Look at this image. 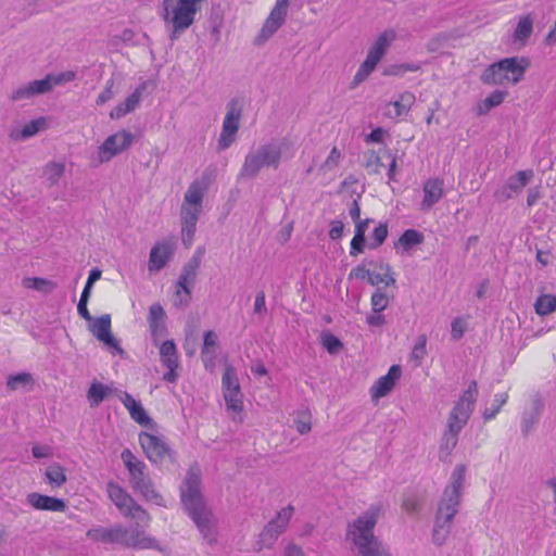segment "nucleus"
<instances>
[{
    "mask_svg": "<svg viewBox=\"0 0 556 556\" xmlns=\"http://www.w3.org/2000/svg\"><path fill=\"white\" fill-rule=\"evenodd\" d=\"M288 0H276L275 7L261 29L260 38L267 40L281 27L288 13Z\"/></svg>",
    "mask_w": 556,
    "mask_h": 556,
    "instance_id": "obj_19",
    "label": "nucleus"
},
{
    "mask_svg": "<svg viewBox=\"0 0 556 556\" xmlns=\"http://www.w3.org/2000/svg\"><path fill=\"white\" fill-rule=\"evenodd\" d=\"M466 323L460 317H456L451 324V337L454 341H458L465 333Z\"/></svg>",
    "mask_w": 556,
    "mask_h": 556,
    "instance_id": "obj_54",
    "label": "nucleus"
},
{
    "mask_svg": "<svg viewBox=\"0 0 556 556\" xmlns=\"http://www.w3.org/2000/svg\"><path fill=\"white\" fill-rule=\"evenodd\" d=\"M533 169L518 170L508 177L506 184L494 192V197L500 201H507L519 195L523 188L533 179Z\"/></svg>",
    "mask_w": 556,
    "mask_h": 556,
    "instance_id": "obj_16",
    "label": "nucleus"
},
{
    "mask_svg": "<svg viewBox=\"0 0 556 556\" xmlns=\"http://www.w3.org/2000/svg\"><path fill=\"white\" fill-rule=\"evenodd\" d=\"M295 152V143L288 137L261 144L247 154L241 174L254 177L263 167L276 169L279 167L281 160L292 159Z\"/></svg>",
    "mask_w": 556,
    "mask_h": 556,
    "instance_id": "obj_5",
    "label": "nucleus"
},
{
    "mask_svg": "<svg viewBox=\"0 0 556 556\" xmlns=\"http://www.w3.org/2000/svg\"><path fill=\"white\" fill-rule=\"evenodd\" d=\"M536 422L538 414L535 412L525 414L521 421V431L523 435H528Z\"/></svg>",
    "mask_w": 556,
    "mask_h": 556,
    "instance_id": "obj_56",
    "label": "nucleus"
},
{
    "mask_svg": "<svg viewBox=\"0 0 556 556\" xmlns=\"http://www.w3.org/2000/svg\"><path fill=\"white\" fill-rule=\"evenodd\" d=\"M146 528L142 522H135L134 526L126 527L115 523L111 527H96L89 529L87 538L93 542H100L110 545H118L125 548H154L157 542L146 534Z\"/></svg>",
    "mask_w": 556,
    "mask_h": 556,
    "instance_id": "obj_4",
    "label": "nucleus"
},
{
    "mask_svg": "<svg viewBox=\"0 0 556 556\" xmlns=\"http://www.w3.org/2000/svg\"><path fill=\"white\" fill-rule=\"evenodd\" d=\"M279 535L280 533H278L277 530H274L273 527L267 525L260 534V540L257 542L258 549L265 547L270 548L275 544Z\"/></svg>",
    "mask_w": 556,
    "mask_h": 556,
    "instance_id": "obj_44",
    "label": "nucleus"
},
{
    "mask_svg": "<svg viewBox=\"0 0 556 556\" xmlns=\"http://www.w3.org/2000/svg\"><path fill=\"white\" fill-rule=\"evenodd\" d=\"M33 97H34V94H33L31 90L29 89V83H27L26 85L15 89L13 91L11 98L13 101H21V100L30 99Z\"/></svg>",
    "mask_w": 556,
    "mask_h": 556,
    "instance_id": "obj_63",
    "label": "nucleus"
},
{
    "mask_svg": "<svg viewBox=\"0 0 556 556\" xmlns=\"http://www.w3.org/2000/svg\"><path fill=\"white\" fill-rule=\"evenodd\" d=\"M415 103V96L412 92H403L399 98L388 104L386 115L396 118L407 113Z\"/></svg>",
    "mask_w": 556,
    "mask_h": 556,
    "instance_id": "obj_29",
    "label": "nucleus"
},
{
    "mask_svg": "<svg viewBox=\"0 0 556 556\" xmlns=\"http://www.w3.org/2000/svg\"><path fill=\"white\" fill-rule=\"evenodd\" d=\"M165 318V312L163 307L159 303H154L149 308V316L148 321L150 323H156V321H164Z\"/></svg>",
    "mask_w": 556,
    "mask_h": 556,
    "instance_id": "obj_59",
    "label": "nucleus"
},
{
    "mask_svg": "<svg viewBox=\"0 0 556 556\" xmlns=\"http://www.w3.org/2000/svg\"><path fill=\"white\" fill-rule=\"evenodd\" d=\"M121 458L129 472V483L136 493L156 505H163L162 495L155 490L150 477L146 473V464L138 459L130 450L125 448Z\"/></svg>",
    "mask_w": 556,
    "mask_h": 556,
    "instance_id": "obj_8",
    "label": "nucleus"
},
{
    "mask_svg": "<svg viewBox=\"0 0 556 556\" xmlns=\"http://www.w3.org/2000/svg\"><path fill=\"white\" fill-rule=\"evenodd\" d=\"M465 475L466 466L457 465L439 501L432 529V542L437 546H442L451 533L453 520L458 513L463 498Z\"/></svg>",
    "mask_w": 556,
    "mask_h": 556,
    "instance_id": "obj_1",
    "label": "nucleus"
},
{
    "mask_svg": "<svg viewBox=\"0 0 556 556\" xmlns=\"http://www.w3.org/2000/svg\"><path fill=\"white\" fill-rule=\"evenodd\" d=\"M424 507V497L416 491L404 493L402 508L408 514H417Z\"/></svg>",
    "mask_w": 556,
    "mask_h": 556,
    "instance_id": "obj_32",
    "label": "nucleus"
},
{
    "mask_svg": "<svg viewBox=\"0 0 556 556\" xmlns=\"http://www.w3.org/2000/svg\"><path fill=\"white\" fill-rule=\"evenodd\" d=\"M222 389L227 410L232 413V419L237 420V415L243 412V394L241 392L239 379L236 369L227 365L222 377Z\"/></svg>",
    "mask_w": 556,
    "mask_h": 556,
    "instance_id": "obj_11",
    "label": "nucleus"
},
{
    "mask_svg": "<svg viewBox=\"0 0 556 556\" xmlns=\"http://www.w3.org/2000/svg\"><path fill=\"white\" fill-rule=\"evenodd\" d=\"M483 83L485 84H494V85H502L505 81H509V78L507 74L505 73V70L501 67L498 70L496 67V62L491 64L482 74L481 76Z\"/></svg>",
    "mask_w": 556,
    "mask_h": 556,
    "instance_id": "obj_36",
    "label": "nucleus"
},
{
    "mask_svg": "<svg viewBox=\"0 0 556 556\" xmlns=\"http://www.w3.org/2000/svg\"><path fill=\"white\" fill-rule=\"evenodd\" d=\"M139 443L148 459L153 464H162L169 456L170 448L164 437L141 432Z\"/></svg>",
    "mask_w": 556,
    "mask_h": 556,
    "instance_id": "obj_15",
    "label": "nucleus"
},
{
    "mask_svg": "<svg viewBox=\"0 0 556 556\" xmlns=\"http://www.w3.org/2000/svg\"><path fill=\"white\" fill-rule=\"evenodd\" d=\"M205 0H163L161 17L169 33V39L175 41L195 21L198 12Z\"/></svg>",
    "mask_w": 556,
    "mask_h": 556,
    "instance_id": "obj_7",
    "label": "nucleus"
},
{
    "mask_svg": "<svg viewBox=\"0 0 556 556\" xmlns=\"http://www.w3.org/2000/svg\"><path fill=\"white\" fill-rule=\"evenodd\" d=\"M444 194V182L440 178H430L424 182V199L421 210L428 211L437 204Z\"/></svg>",
    "mask_w": 556,
    "mask_h": 556,
    "instance_id": "obj_25",
    "label": "nucleus"
},
{
    "mask_svg": "<svg viewBox=\"0 0 556 556\" xmlns=\"http://www.w3.org/2000/svg\"><path fill=\"white\" fill-rule=\"evenodd\" d=\"M320 343L330 354L338 353L343 346L340 339L329 331L321 332Z\"/></svg>",
    "mask_w": 556,
    "mask_h": 556,
    "instance_id": "obj_43",
    "label": "nucleus"
},
{
    "mask_svg": "<svg viewBox=\"0 0 556 556\" xmlns=\"http://www.w3.org/2000/svg\"><path fill=\"white\" fill-rule=\"evenodd\" d=\"M534 307L539 315H548L556 311V296L553 294H542L536 299Z\"/></svg>",
    "mask_w": 556,
    "mask_h": 556,
    "instance_id": "obj_40",
    "label": "nucleus"
},
{
    "mask_svg": "<svg viewBox=\"0 0 556 556\" xmlns=\"http://www.w3.org/2000/svg\"><path fill=\"white\" fill-rule=\"evenodd\" d=\"M33 381L30 374L20 372L8 378L7 386L10 390H16L20 387L30 384Z\"/></svg>",
    "mask_w": 556,
    "mask_h": 556,
    "instance_id": "obj_49",
    "label": "nucleus"
},
{
    "mask_svg": "<svg viewBox=\"0 0 556 556\" xmlns=\"http://www.w3.org/2000/svg\"><path fill=\"white\" fill-rule=\"evenodd\" d=\"M201 212L202 207L186 204L181 205V240L186 248H190L193 243L194 233L197 230V223Z\"/></svg>",
    "mask_w": 556,
    "mask_h": 556,
    "instance_id": "obj_18",
    "label": "nucleus"
},
{
    "mask_svg": "<svg viewBox=\"0 0 556 556\" xmlns=\"http://www.w3.org/2000/svg\"><path fill=\"white\" fill-rule=\"evenodd\" d=\"M344 231V224L339 219L330 223L329 237L331 240H339L342 238Z\"/></svg>",
    "mask_w": 556,
    "mask_h": 556,
    "instance_id": "obj_62",
    "label": "nucleus"
},
{
    "mask_svg": "<svg viewBox=\"0 0 556 556\" xmlns=\"http://www.w3.org/2000/svg\"><path fill=\"white\" fill-rule=\"evenodd\" d=\"M65 172V165L60 162H50L43 169L45 179L51 185H56L63 177Z\"/></svg>",
    "mask_w": 556,
    "mask_h": 556,
    "instance_id": "obj_38",
    "label": "nucleus"
},
{
    "mask_svg": "<svg viewBox=\"0 0 556 556\" xmlns=\"http://www.w3.org/2000/svg\"><path fill=\"white\" fill-rule=\"evenodd\" d=\"M200 261L198 257H191L182 267L179 278L176 282V305H187L191 299V288L195 281Z\"/></svg>",
    "mask_w": 556,
    "mask_h": 556,
    "instance_id": "obj_13",
    "label": "nucleus"
},
{
    "mask_svg": "<svg viewBox=\"0 0 556 556\" xmlns=\"http://www.w3.org/2000/svg\"><path fill=\"white\" fill-rule=\"evenodd\" d=\"M46 122L43 118H37L30 121L26 125L23 126L21 131L13 130L11 132V137L16 140H25L33 136H35L43 126Z\"/></svg>",
    "mask_w": 556,
    "mask_h": 556,
    "instance_id": "obj_35",
    "label": "nucleus"
},
{
    "mask_svg": "<svg viewBox=\"0 0 556 556\" xmlns=\"http://www.w3.org/2000/svg\"><path fill=\"white\" fill-rule=\"evenodd\" d=\"M293 511L294 508L292 505L283 507L277 513L276 517L268 522V525L273 527L274 530H277L278 533L282 534L290 522Z\"/></svg>",
    "mask_w": 556,
    "mask_h": 556,
    "instance_id": "obj_33",
    "label": "nucleus"
},
{
    "mask_svg": "<svg viewBox=\"0 0 556 556\" xmlns=\"http://www.w3.org/2000/svg\"><path fill=\"white\" fill-rule=\"evenodd\" d=\"M382 509L381 503H374L348 525L346 540L361 556H391L374 533Z\"/></svg>",
    "mask_w": 556,
    "mask_h": 556,
    "instance_id": "obj_2",
    "label": "nucleus"
},
{
    "mask_svg": "<svg viewBox=\"0 0 556 556\" xmlns=\"http://www.w3.org/2000/svg\"><path fill=\"white\" fill-rule=\"evenodd\" d=\"M160 358L162 365L167 369L163 375V380L175 383L178 379L179 356L173 340H166L160 345Z\"/></svg>",
    "mask_w": 556,
    "mask_h": 556,
    "instance_id": "obj_17",
    "label": "nucleus"
},
{
    "mask_svg": "<svg viewBox=\"0 0 556 556\" xmlns=\"http://www.w3.org/2000/svg\"><path fill=\"white\" fill-rule=\"evenodd\" d=\"M118 399L128 410L134 421L147 428H152L154 426L153 420L150 418L140 401L136 400L131 394L125 391L119 392Z\"/></svg>",
    "mask_w": 556,
    "mask_h": 556,
    "instance_id": "obj_21",
    "label": "nucleus"
},
{
    "mask_svg": "<svg viewBox=\"0 0 556 556\" xmlns=\"http://www.w3.org/2000/svg\"><path fill=\"white\" fill-rule=\"evenodd\" d=\"M365 323L370 328L382 327L386 324V317L382 313L371 311V313L366 316Z\"/></svg>",
    "mask_w": 556,
    "mask_h": 556,
    "instance_id": "obj_61",
    "label": "nucleus"
},
{
    "mask_svg": "<svg viewBox=\"0 0 556 556\" xmlns=\"http://www.w3.org/2000/svg\"><path fill=\"white\" fill-rule=\"evenodd\" d=\"M504 101V93L502 91H494L490 96H488L483 101V106L485 111L491 110L500 105Z\"/></svg>",
    "mask_w": 556,
    "mask_h": 556,
    "instance_id": "obj_57",
    "label": "nucleus"
},
{
    "mask_svg": "<svg viewBox=\"0 0 556 556\" xmlns=\"http://www.w3.org/2000/svg\"><path fill=\"white\" fill-rule=\"evenodd\" d=\"M23 286L28 289H34V290H38V291H45V292H49L54 288V285L51 281L43 279V278H38V277L25 278L23 280Z\"/></svg>",
    "mask_w": 556,
    "mask_h": 556,
    "instance_id": "obj_47",
    "label": "nucleus"
},
{
    "mask_svg": "<svg viewBox=\"0 0 556 556\" xmlns=\"http://www.w3.org/2000/svg\"><path fill=\"white\" fill-rule=\"evenodd\" d=\"M341 157V152L338 150L337 147H333L325 162L321 164L319 170L323 174L334 172L340 165Z\"/></svg>",
    "mask_w": 556,
    "mask_h": 556,
    "instance_id": "obj_42",
    "label": "nucleus"
},
{
    "mask_svg": "<svg viewBox=\"0 0 556 556\" xmlns=\"http://www.w3.org/2000/svg\"><path fill=\"white\" fill-rule=\"evenodd\" d=\"M46 478L53 488H60L66 482V475L64 468L53 463L46 469Z\"/></svg>",
    "mask_w": 556,
    "mask_h": 556,
    "instance_id": "obj_37",
    "label": "nucleus"
},
{
    "mask_svg": "<svg viewBox=\"0 0 556 556\" xmlns=\"http://www.w3.org/2000/svg\"><path fill=\"white\" fill-rule=\"evenodd\" d=\"M206 184L201 180H194L188 187L182 204L202 207Z\"/></svg>",
    "mask_w": 556,
    "mask_h": 556,
    "instance_id": "obj_30",
    "label": "nucleus"
},
{
    "mask_svg": "<svg viewBox=\"0 0 556 556\" xmlns=\"http://www.w3.org/2000/svg\"><path fill=\"white\" fill-rule=\"evenodd\" d=\"M388 237V225L379 224L370 235L371 242L369 243L370 249H377L380 247Z\"/></svg>",
    "mask_w": 556,
    "mask_h": 556,
    "instance_id": "obj_48",
    "label": "nucleus"
},
{
    "mask_svg": "<svg viewBox=\"0 0 556 556\" xmlns=\"http://www.w3.org/2000/svg\"><path fill=\"white\" fill-rule=\"evenodd\" d=\"M218 348V336L212 331L207 330L203 334V345H202V358L206 369L215 366L216 361V350Z\"/></svg>",
    "mask_w": 556,
    "mask_h": 556,
    "instance_id": "obj_28",
    "label": "nucleus"
},
{
    "mask_svg": "<svg viewBox=\"0 0 556 556\" xmlns=\"http://www.w3.org/2000/svg\"><path fill=\"white\" fill-rule=\"evenodd\" d=\"M112 391V388L109 386L98 381L92 382L87 392L90 407H98Z\"/></svg>",
    "mask_w": 556,
    "mask_h": 556,
    "instance_id": "obj_31",
    "label": "nucleus"
},
{
    "mask_svg": "<svg viewBox=\"0 0 556 556\" xmlns=\"http://www.w3.org/2000/svg\"><path fill=\"white\" fill-rule=\"evenodd\" d=\"M242 105L238 99H231L227 103V112L223 121L222 131L217 142V151L228 149L236 140L240 127Z\"/></svg>",
    "mask_w": 556,
    "mask_h": 556,
    "instance_id": "obj_12",
    "label": "nucleus"
},
{
    "mask_svg": "<svg viewBox=\"0 0 556 556\" xmlns=\"http://www.w3.org/2000/svg\"><path fill=\"white\" fill-rule=\"evenodd\" d=\"M134 141V136L127 130L117 131L109 136L98 149V161L106 163L126 150Z\"/></svg>",
    "mask_w": 556,
    "mask_h": 556,
    "instance_id": "obj_14",
    "label": "nucleus"
},
{
    "mask_svg": "<svg viewBox=\"0 0 556 556\" xmlns=\"http://www.w3.org/2000/svg\"><path fill=\"white\" fill-rule=\"evenodd\" d=\"M395 38L396 33L393 29L384 30L378 36L369 48L365 61L359 65L356 74L354 75L351 81V88H356L369 77Z\"/></svg>",
    "mask_w": 556,
    "mask_h": 556,
    "instance_id": "obj_9",
    "label": "nucleus"
},
{
    "mask_svg": "<svg viewBox=\"0 0 556 556\" xmlns=\"http://www.w3.org/2000/svg\"><path fill=\"white\" fill-rule=\"evenodd\" d=\"M529 61L525 58H506L498 62H496V67L498 70L504 68L507 74L509 81L513 84L518 83L523 77L526 70L529 66Z\"/></svg>",
    "mask_w": 556,
    "mask_h": 556,
    "instance_id": "obj_27",
    "label": "nucleus"
},
{
    "mask_svg": "<svg viewBox=\"0 0 556 556\" xmlns=\"http://www.w3.org/2000/svg\"><path fill=\"white\" fill-rule=\"evenodd\" d=\"M532 30L533 20L530 15H525L519 18V22L514 33V38L516 41H526L531 36Z\"/></svg>",
    "mask_w": 556,
    "mask_h": 556,
    "instance_id": "obj_39",
    "label": "nucleus"
},
{
    "mask_svg": "<svg viewBox=\"0 0 556 556\" xmlns=\"http://www.w3.org/2000/svg\"><path fill=\"white\" fill-rule=\"evenodd\" d=\"M150 333L152 341L155 345L159 344V340L166 334L167 328L165 325V321H156V323H150L149 324Z\"/></svg>",
    "mask_w": 556,
    "mask_h": 556,
    "instance_id": "obj_53",
    "label": "nucleus"
},
{
    "mask_svg": "<svg viewBox=\"0 0 556 556\" xmlns=\"http://www.w3.org/2000/svg\"><path fill=\"white\" fill-rule=\"evenodd\" d=\"M426 354H427V337L425 334H420L414 344L410 356H412V359L420 363L424 359V357L426 356Z\"/></svg>",
    "mask_w": 556,
    "mask_h": 556,
    "instance_id": "obj_50",
    "label": "nucleus"
},
{
    "mask_svg": "<svg viewBox=\"0 0 556 556\" xmlns=\"http://www.w3.org/2000/svg\"><path fill=\"white\" fill-rule=\"evenodd\" d=\"M384 135L386 130L381 127H377L365 137V141L367 143H381L383 141Z\"/></svg>",
    "mask_w": 556,
    "mask_h": 556,
    "instance_id": "obj_64",
    "label": "nucleus"
},
{
    "mask_svg": "<svg viewBox=\"0 0 556 556\" xmlns=\"http://www.w3.org/2000/svg\"><path fill=\"white\" fill-rule=\"evenodd\" d=\"M181 502L189 516L197 525L199 531L208 543L215 541L214 526L211 514L206 509L201 493V470L194 465L187 471L185 481L180 488Z\"/></svg>",
    "mask_w": 556,
    "mask_h": 556,
    "instance_id": "obj_3",
    "label": "nucleus"
},
{
    "mask_svg": "<svg viewBox=\"0 0 556 556\" xmlns=\"http://www.w3.org/2000/svg\"><path fill=\"white\" fill-rule=\"evenodd\" d=\"M478 395V386L476 381H471L468 388L464 391L463 395L451 410L447 420V430L441 439V451L450 455L456 447L458 442V434L467 425L470 415L473 410L475 403Z\"/></svg>",
    "mask_w": 556,
    "mask_h": 556,
    "instance_id": "obj_6",
    "label": "nucleus"
},
{
    "mask_svg": "<svg viewBox=\"0 0 556 556\" xmlns=\"http://www.w3.org/2000/svg\"><path fill=\"white\" fill-rule=\"evenodd\" d=\"M294 424L296 431L300 434H306L312 429V414L309 409H301L296 412V416L294 418Z\"/></svg>",
    "mask_w": 556,
    "mask_h": 556,
    "instance_id": "obj_41",
    "label": "nucleus"
},
{
    "mask_svg": "<svg viewBox=\"0 0 556 556\" xmlns=\"http://www.w3.org/2000/svg\"><path fill=\"white\" fill-rule=\"evenodd\" d=\"M402 369L400 365H392L387 375L380 377L370 389V394L374 400H378L388 395L394 388L396 381L400 379Z\"/></svg>",
    "mask_w": 556,
    "mask_h": 556,
    "instance_id": "obj_24",
    "label": "nucleus"
},
{
    "mask_svg": "<svg viewBox=\"0 0 556 556\" xmlns=\"http://www.w3.org/2000/svg\"><path fill=\"white\" fill-rule=\"evenodd\" d=\"M52 84L49 75H47L42 79L29 81V89L31 90L34 97L38 94L47 93L52 89Z\"/></svg>",
    "mask_w": 556,
    "mask_h": 556,
    "instance_id": "obj_52",
    "label": "nucleus"
},
{
    "mask_svg": "<svg viewBox=\"0 0 556 556\" xmlns=\"http://www.w3.org/2000/svg\"><path fill=\"white\" fill-rule=\"evenodd\" d=\"M94 337L103 342L108 348L114 349L117 353L122 354L123 350L118 341L111 332V316L109 314L102 315L97 318L91 327Z\"/></svg>",
    "mask_w": 556,
    "mask_h": 556,
    "instance_id": "obj_22",
    "label": "nucleus"
},
{
    "mask_svg": "<svg viewBox=\"0 0 556 556\" xmlns=\"http://www.w3.org/2000/svg\"><path fill=\"white\" fill-rule=\"evenodd\" d=\"M76 74L73 71L61 72L56 74H49L52 87L59 86L65 83H70L75 79Z\"/></svg>",
    "mask_w": 556,
    "mask_h": 556,
    "instance_id": "obj_55",
    "label": "nucleus"
},
{
    "mask_svg": "<svg viewBox=\"0 0 556 556\" xmlns=\"http://www.w3.org/2000/svg\"><path fill=\"white\" fill-rule=\"evenodd\" d=\"M422 241H424V235L420 231L415 230V229H407L399 238L396 247H400L404 251L407 252L413 247L422 243Z\"/></svg>",
    "mask_w": 556,
    "mask_h": 556,
    "instance_id": "obj_34",
    "label": "nucleus"
},
{
    "mask_svg": "<svg viewBox=\"0 0 556 556\" xmlns=\"http://www.w3.org/2000/svg\"><path fill=\"white\" fill-rule=\"evenodd\" d=\"M174 245L169 241L156 242L149 256L148 269L150 273L160 271L164 268L174 255Z\"/></svg>",
    "mask_w": 556,
    "mask_h": 556,
    "instance_id": "obj_20",
    "label": "nucleus"
},
{
    "mask_svg": "<svg viewBox=\"0 0 556 556\" xmlns=\"http://www.w3.org/2000/svg\"><path fill=\"white\" fill-rule=\"evenodd\" d=\"M508 395L507 393H497L494 395L493 404L490 408H485L483 413L484 420H491L495 418V416L501 410L502 406L507 402Z\"/></svg>",
    "mask_w": 556,
    "mask_h": 556,
    "instance_id": "obj_46",
    "label": "nucleus"
},
{
    "mask_svg": "<svg viewBox=\"0 0 556 556\" xmlns=\"http://www.w3.org/2000/svg\"><path fill=\"white\" fill-rule=\"evenodd\" d=\"M369 283L371 286H379L383 283L386 287L394 285L395 279L391 273V268L387 266V271L384 274L372 273L369 277Z\"/></svg>",
    "mask_w": 556,
    "mask_h": 556,
    "instance_id": "obj_51",
    "label": "nucleus"
},
{
    "mask_svg": "<svg viewBox=\"0 0 556 556\" xmlns=\"http://www.w3.org/2000/svg\"><path fill=\"white\" fill-rule=\"evenodd\" d=\"M366 244V237H361L359 235H354L351 247H350V255L356 256L359 253L364 252Z\"/></svg>",
    "mask_w": 556,
    "mask_h": 556,
    "instance_id": "obj_60",
    "label": "nucleus"
},
{
    "mask_svg": "<svg viewBox=\"0 0 556 556\" xmlns=\"http://www.w3.org/2000/svg\"><path fill=\"white\" fill-rule=\"evenodd\" d=\"M106 492L109 498L114 503L119 513L134 519L137 522H142L143 527H148L150 516L135 500L116 482L110 481L106 484Z\"/></svg>",
    "mask_w": 556,
    "mask_h": 556,
    "instance_id": "obj_10",
    "label": "nucleus"
},
{
    "mask_svg": "<svg viewBox=\"0 0 556 556\" xmlns=\"http://www.w3.org/2000/svg\"><path fill=\"white\" fill-rule=\"evenodd\" d=\"M26 501L37 510L64 511L66 509V504L63 500L36 492L29 493Z\"/></svg>",
    "mask_w": 556,
    "mask_h": 556,
    "instance_id": "obj_26",
    "label": "nucleus"
},
{
    "mask_svg": "<svg viewBox=\"0 0 556 556\" xmlns=\"http://www.w3.org/2000/svg\"><path fill=\"white\" fill-rule=\"evenodd\" d=\"M389 296L378 288L370 298L371 311L376 313H382L389 305Z\"/></svg>",
    "mask_w": 556,
    "mask_h": 556,
    "instance_id": "obj_45",
    "label": "nucleus"
},
{
    "mask_svg": "<svg viewBox=\"0 0 556 556\" xmlns=\"http://www.w3.org/2000/svg\"><path fill=\"white\" fill-rule=\"evenodd\" d=\"M113 86H114L113 79H110L106 81L105 88L99 93V96L97 98V101H96L97 105H103L104 103H106L114 97Z\"/></svg>",
    "mask_w": 556,
    "mask_h": 556,
    "instance_id": "obj_58",
    "label": "nucleus"
},
{
    "mask_svg": "<svg viewBox=\"0 0 556 556\" xmlns=\"http://www.w3.org/2000/svg\"><path fill=\"white\" fill-rule=\"evenodd\" d=\"M149 81H142L137 88L126 98L124 102H121L115 106L110 116L112 119H119L125 115L134 112L140 104L142 96L148 88Z\"/></svg>",
    "mask_w": 556,
    "mask_h": 556,
    "instance_id": "obj_23",
    "label": "nucleus"
}]
</instances>
